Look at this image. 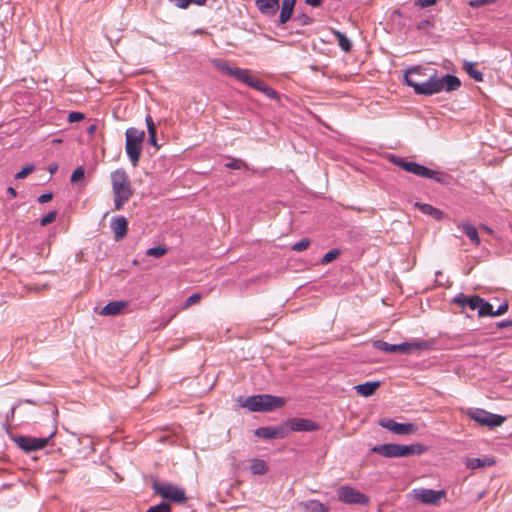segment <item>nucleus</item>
Wrapping results in <instances>:
<instances>
[{"label": "nucleus", "mask_w": 512, "mask_h": 512, "mask_svg": "<svg viewBox=\"0 0 512 512\" xmlns=\"http://www.w3.org/2000/svg\"><path fill=\"white\" fill-rule=\"evenodd\" d=\"M463 412L470 419H472L475 422H477L478 424H480L482 426H486L488 428L499 427L505 421V417L498 415V414H493V413H491L485 409H482V408L470 407V408L463 410Z\"/></svg>", "instance_id": "obj_6"}, {"label": "nucleus", "mask_w": 512, "mask_h": 512, "mask_svg": "<svg viewBox=\"0 0 512 512\" xmlns=\"http://www.w3.org/2000/svg\"><path fill=\"white\" fill-rule=\"evenodd\" d=\"M437 0H417L416 5L420 8H427L436 4Z\"/></svg>", "instance_id": "obj_48"}, {"label": "nucleus", "mask_w": 512, "mask_h": 512, "mask_svg": "<svg viewBox=\"0 0 512 512\" xmlns=\"http://www.w3.org/2000/svg\"><path fill=\"white\" fill-rule=\"evenodd\" d=\"M422 71L423 69L421 67L416 66L408 69L404 75L405 84L413 88L417 95L431 96L443 90L452 92L456 91L461 86L459 78L452 74L438 77L437 74L434 73L424 82L413 79V75H422Z\"/></svg>", "instance_id": "obj_1"}, {"label": "nucleus", "mask_w": 512, "mask_h": 512, "mask_svg": "<svg viewBox=\"0 0 512 512\" xmlns=\"http://www.w3.org/2000/svg\"><path fill=\"white\" fill-rule=\"evenodd\" d=\"M495 464L493 457L484 458H467L465 460V466L468 469L474 470L485 466H492Z\"/></svg>", "instance_id": "obj_22"}, {"label": "nucleus", "mask_w": 512, "mask_h": 512, "mask_svg": "<svg viewBox=\"0 0 512 512\" xmlns=\"http://www.w3.org/2000/svg\"><path fill=\"white\" fill-rule=\"evenodd\" d=\"M34 170L33 165H26L23 167L19 172L15 174V179L20 180L24 179L26 176H28L32 171Z\"/></svg>", "instance_id": "obj_41"}, {"label": "nucleus", "mask_w": 512, "mask_h": 512, "mask_svg": "<svg viewBox=\"0 0 512 512\" xmlns=\"http://www.w3.org/2000/svg\"><path fill=\"white\" fill-rule=\"evenodd\" d=\"M154 492L164 499L181 504L186 501L185 491L176 485L168 482H154L152 485Z\"/></svg>", "instance_id": "obj_7"}, {"label": "nucleus", "mask_w": 512, "mask_h": 512, "mask_svg": "<svg viewBox=\"0 0 512 512\" xmlns=\"http://www.w3.org/2000/svg\"><path fill=\"white\" fill-rule=\"evenodd\" d=\"M7 193L11 198H15L17 196V192L13 187H8Z\"/></svg>", "instance_id": "obj_56"}, {"label": "nucleus", "mask_w": 512, "mask_h": 512, "mask_svg": "<svg viewBox=\"0 0 512 512\" xmlns=\"http://www.w3.org/2000/svg\"><path fill=\"white\" fill-rule=\"evenodd\" d=\"M322 1L323 0H305V3L311 7H319L322 4Z\"/></svg>", "instance_id": "obj_54"}, {"label": "nucleus", "mask_w": 512, "mask_h": 512, "mask_svg": "<svg viewBox=\"0 0 512 512\" xmlns=\"http://www.w3.org/2000/svg\"><path fill=\"white\" fill-rule=\"evenodd\" d=\"M146 512H171V506L168 502L162 501L157 505L151 506Z\"/></svg>", "instance_id": "obj_37"}, {"label": "nucleus", "mask_w": 512, "mask_h": 512, "mask_svg": "<svg viewBox=\"0 0 512 512\" xmlns=\"http://www.w3.org/2000/svg\"><path fill=\"white\" fill-rule=\"evenodd\" d=\"M211 63L216 69L224 72L225 74H227L231 77H234L239 82H242L245 84V82H247V80H248L249 74H248V70H246V69H242V68H238V67H231V66H229V64L226 61L219 60V59H212Z\"/></svg>", "instance_id": "obj_11"}, {"label": "nucleus", "mask_w": 512, "mask_h": 512, "mask_svg": "<svg viewBox=\"0 0 512 512\" xmlns=\"http://www.w3.org/2000/svg\"><path fill=\"white\" fill-rule=\"evenodd\" d=\"M298 506L304 511V512H328L329 507L315 499L302 501L298 504Z\"/></svg>", "instance_id": "obj_21"}, {"label": "nucleus", "mask_w": 512, "mask_h": 512, "mask_svg": "<svg viewBox=\"0 0 512 512\" xmlns=\"http://www.w3.org/2000/svg\"><path fill=\"white\" fill-rule=\"evenodd\" d=\"M127 307L128 302L126 301H111L102 308L100 313L105 316H115L120 314Z\"/></svg>", "instance_id": "obj_20"}, {"label": "nucleus", "mask_w": 512, "mask_h": 512, "mask_svg": "<svg viewBox=\"0 0 512 512\" xmlns=\"http://www.w3.org/2000/svg\"><path fill=\"white\" fill-rule=\"evenodd\" d=\"M380 387L379 381H371V382H365L362 384H358L355 386V389L358 394H360L363 397H369L375 393L377 388Z\"/></svg>", "instance_id": "obj_25"}, {"label": "nucleus", "mask_w": 512, "mask_h": 512, "mask_svg": "<svg viewBox=\"0 0 512 512\" xmlns=\"http://www.w3.org/2000/svg\"><path fill=\"white\" fill-rule=\"evenodd\" d=\"M4 426H5L6 429H8V426H9V415H7V420L4 423Z\"/></svg>", "instance_id": "obj_59"}, {"label": "nucleus", "mask_w": 512, "mask_h": 512, "mask_svg": "<svg viewBox=\"0 0 512 512\" xmlns=\"http://www.w3.org/2000/svg\"><path fill=\"white\" fill-rule=\"evenodd\" d=\"M56 430L50 433L47 437H30V436H18L15 438V442L25 452L36 451L45 447L49 440L54 436Z\"/></svg>", "instance_id": "obj_10"}, {"label": "nucleus", "mask_w": 512, "mask_h": 512, "mask_svg": "<svg viewBox=\"0 0 512 512\" xmlns=\"http://www.w3.org/2000/svg\"><path fill=\"white\" fill-rule=\"evenodd\" d=\"M373 347L386 353L410 354L414 350L425 348L426 343L424 341H420L412 343L403 342L400 344H390L382 340H377L373 343Z\"/></svg>", "instance_id": "obj_8"}, {"label": "nucleus", "mask_w": 512, "mask_h": 512, "mask_svg": "<svg viewBox=\"0 0 512 512\" xmlns=\"http://www.w3.org/2000/svg\"><path fill=\"white\" fill-rule=\"evenodd\" d=\"M241 406L252 412L273 411L282 408L286 401L283 397L259 394L240 400Z\"/></svg>", "instance_id": "obj_4"}, {"label": "nucleus", "mask_w": 512, "mask_h": 512, "mask_svg": "<svg viewBox=\"0 0 512 512\" xmlns=\"http://www.w3.org/2000/svg\"><path fill=\"white\" fill-rule=\"evenodd\" d=\"M17 406H12L11 409H10V416L11 418L14 417V413H15V409H16Z\"/></svg>", "instance_id": "obj_58"}, {"label": "nucleus", "mask_w": 512, "mask_h": 512, "mask_svg": "<svg viewBox=\"0 0 512 512\" xmlns=\"http://www.w3.org/2000/svg\"><path fill=\"white\" fill-rule=\"evenodd\" d=\"M52 198H53V194L51 192H48V193L41 194L38 197V201H39V203L44 204V203H47L50 200H52Z\"/></svg>", "instance_id": "obj_51"}, {"label": "nucleus", "mask_w": 512, "mask_h": 512, "mask_svg": "<svg viewBox=\"0 0 512 512\" xmlns=\"http://www.w3.org/2000/svg\"><path fill=\"white\" fill-rule=\"evenodd\" d=\"M57 169H58V165H57V164H52V165H50V167H49V172H50L51 174H54V173L57 171Z\"/></svg>", "instance_id": "obj_57"}, {"label": "nucleus", "mask_w": 512, "mask_h": 512, "mask_svg": "<svg viewBox=\"0 0 512 512\" xmlns=\"http://www.w3.org/2000/svg\"><path fill=\"white\" fill-rule=\"evenodd\" d=\"M167 252V248L163 246L151 247L146 251V255L154 258H160Z\"/></svg>", "instance_id": "obj_32"}, {"label": "nucleus", "mask_w": 512, "mask_h": 512, "mask_svg": "<svg viewBox=\"0 0 512 512\" xmlns=\"http://www.w3.org/2000/svg\"><path fill=\"white\" fill-rule=\"evenodd\" d=\"M413 493L416 500L431 505L437 504L445 496V492L442 490L436 491L427 488L414 489Z\"/></svg>", "instance_id": "obj_13"}, {"label": "nucleus", "mask_w": 512, "mask_h": 512, "mask_svg": "<svg viewBox=\"0 0 512 512\" xmlns=\"http://www.w3.org/2000/svg\"><path fill=\"white\" fill-rule=\"evenodd\" d=\"M255 5L261 14L272 17L279 9V0H256Z\"/></svg>", "instance_id": "obj_19"}, {"label": "nucleus", "mask_w": 512, "mask_h": 512, "mask_svg": "<svg viewBox=\"0 0 512 512\" xmlns=\"http://www.w3.org/2000/svg\"><path fill=\"white\" fill-rule=\"evenodd\" d=\"M56 217H57V211L56 210L50 211L49 213H47L45 216H43L41 218L40 225L47 226L48 224L54 222Z\"/></svg>", "instance_id": "obj_40"}, {"label": "nucleus", "mask_w": 512, "mask_h": 512, "mask_svg": "<svg viewBox=\"0 0 512 512\" xmlns=\"http://www.w3.org/2000/svg\"><path fill=\"white\" fill-rule=\"evenodd\" d=\"M508 308H509V306L506 302L500 304L498 306V308L496 310H494V316H500V315L505 314L508 311Z\"/></svg>", "instance_id": "obj_49"}, {"label": "nucleus", "mask_w": 512, "mask_h": 512, "mask_svg": "<svg viewBox=\"0 0 512 512\" xmlns=\"http://www.w3.org/2000/svg\"><path fill=\"white\" fill-rule=\"evenodd\" d=\"M84 176L85 169L82 166L77 167L71 174L70 181L74 184H78L84 179Z\"/></svg>", "instance_id": "obj_34"}, {"label": "nucleus", "mask_w": 512, "mask_h": 512, "mask_svg": "<svg viewBox=\"0 0 512 512\" xmlns=\"http://www.w3.org/2000/svg\"><path fill=\"white\" fill-rule=\"evenodd\" d=\"M478 316L479 317H485V316L494 317V309H493L492 304L485 301L484 298H482V303L479 306Z\"/></svg>", "instance_id": "obj_31"}, {"label": "nucleus", "mask_w": 512, "mask_h": 512, "mask_svg": "<svg viewBox=\"0 0 512 512\" xmlns=\"http://www.w3.org/2000/svg\"><path fill=\"white\" fill-rule=\"evenodd\" d=\"M286 427L289 431L296 432H312L319 428V425L312 420L306 418H291L285 422Z\"/></svg>", "instance_id": "obj_14"}, {"label": "nucleus", "mask_w": 512, "mask_h": 512, "mask_svg": "<svg viewBox=\"0 0 512 512\" xmlns=\"http://www.w3.org/2000/svg\"><path fill=\"white\" fill-rule=\"evenodd\" d=\"M467 306L471 310H479V306L482 303V297L478 295H472L468 297V300H466Z\"/></svg>", "instance_id": "obj_36"}, {"label": "nucleus", "mask_w": 512, "mask_h": 512, "mask_svg": "<svg viewBox=\"0 0 512 512\" xmlns=\"http://www.w3.org/2000/svg\"><path fill=\"white\" fill-rule=\"evenodd\" d=\"M496 327L499 329H504L507 327H512V320H502L496 323Z\"/></svg>", "instance_id": "obj_53"}, {"label": "nucleus", "mask_w": 512, "mask_h": 512, "mask_svg": "<svg viewBox=\"0 0 512 512\" xmlns=\"http://www.w3.org/2000/svg\"><path fill=\"white\" fill-rule=\"evenodd\" d=\"M389 161L407 173H411L423 178L432 179L443 185H448L450 183L451 177L447 173L432 170L424 165L413 161H407L406 159L396 155H390Z\"/></svg>", "instance_id": "obj_2"}, {"label": "nucleus", "mask_w": 512, "mask_h": 512, "mask_svg": "<svg viewBox=\"0 0 512 512\" xmlns=\"http://www.w3.org/2000/svg\"><path fill=\"white\" fill-rule=\"evenodd\" d=\"M201 299V295L200 293H193L192 295H190L185 303H184V307L185 308H188L194 304H196L197 302H199V300Z\"/></svg>", "instance_id": "obj_43"}, {"label": "nucleus", "mask_w": 512, "mask_h": 512, "mask_svg": "<svg viewBox=\"0 0 512 512\" xmlns=\"http://www.w3.org/2000/svg\"><path fill=\"white\" fill-rule=\"evenodd\" d=\"M483 228H484L486 231L491 232V229H490V228H488V227H486V226H484Z\"/></svg>", "instance_id": "obj_61"}, {"label": "nucleus", "mask_w": 512, "mask_h": 512, "mask_svg": "<svg viewBox=\"0 0 512 512\" xmlns=\"http://www.w3.org/2000/svg\"><path fill=\"white\" fill-rule=\"evenodd\" d=\"M188 1H189V5L196 4L198 6H202V5H205L207 0H188Z\"/></svg>", "instance_id": "obj_55"}, {"label": "nucleus", "mask_w": 512, "mask_h": 512, "mask_svg": "<svg viewBox=\"0 0 512 512\" xmlns=\"http://www.w3.org/2000/svg\"><path fill=\"white\" fill-rule=\"evenodd\" d=\"M379 425L397 435H408L414 433L417 428L413 423H399L393 419H382Z\"/></svg>", "instance_id": "obj_12"}, {"label": "nucleus", "mask_w": 512, "mask_h": 512, "mask_svg": "<svg viewBox=\"0 0 512 512\" xmlns=\"http://www.w3.org/2000/svg\"><path fill=\"white\" fill-rule=\"evenodd\" d=\"M156 134H157V132H150V133H148V143L150 145L154 146L156 149H159V145L157 143Z\"/></svg>", "instance_id": "obj_50"}, {"label": "nucleus", "mask_w": 512, "mask_h": 512, "mask_svg": "<svg viewBox=\"0 0 512 512\" xmlns=\"http://www.w3.org/2000/svg\"><path fill=\"white\" fill-rule=\"evenodd\" d=\"M94 130H95V126L92 125V126L89 127L88 132L92 133Z\"/></svg>", "instance_id": "obj_60"}, {"label": "nucleus", "mask_w": 512, "mask_h": 512, "mask_svg": "<svg viewBox=\"0 0 512 512\" xmlns=\"http://www.w3.org/2000/svg\"><path fill=\"white\" fill-rule=\"evenodd\" d=\"M249 469L253 475H264L269 467L264 460L256 458L251 461Z\"/></svg>", "instance_id": "obj_28"}, {"label": "nucleus", "mask_w": 512, "mask_h": 512, "mask_svg": "<svg viewBox=\"0 0 512 512\" xmlns=\"http://www.w3.org/2000/svg\"><path fill=\"white\" fill-rule=\"evenodd\" d=\"M145 122H146L148 133H150V132H157L156 126L154 124V121H153V119H152V117L150 115L146 116Z\"/></svg>", "instance_id": "obj_47"}, {"label": "nucleus", "mask_w": 512, "mask_h": 512, "mask_svg": "<svg viewBox=\"0 0 512 512\" xmlns=\"http://www.w3.org/2000/svg\"><path fill=\"white\" fill-rule=\"evenodd\" d=\"M424 451H425V448L421 444H411V445L399 444V457L421 455Z\"/></svg>", "instance_id": "obj_24"}, {"label": "nucleus", "mask_w": 512, "mask_h": 512, "mask_svg": "<svg viewBox=\"0 0 512 512\" xmlns=\"http://www.w3.org/2000/svg\"><path fill=\"white\" fill-rule=\"evenodd\" d=\"M225 167L229 169L240 170L247 168V164L241 159H233L232 161L227 162Z\"/></svg>", "instance_id": "obj_38"}, {"label": "nucleus", "mask_w": 512, "mask_h": 512, "mask_svg": "<svg viewBox=\"0 0 512 512\" xmlns=\"http://www.w3.org/2000/svg\"><path fill=\"white\" fill-rule=\"evenodd\" d=\"M334 36L338 41V45L344 52H349L352 48L351 41L346 37V35L338 30L332 31Z\"/></svg>", "instance_id": "obj_30"}, {"label": "nucleus", "mask_w": 512, "mask_h": 512, "mask_svg": "<svg viewBox=\"0 0 512 512\" xmlns=\"http://www.w3.org/2000/svg\"><path fill=\"white\" fill-rule=\"evenodd\" d=\"M125 149L132 165H138L141 156L142 142L145 138V132L134 127H130L125 132Z\"/></svg>", "instance_id": "obj_5"}, {"label": "nucleus", "mask_w": 512, "mask_h": 512, "mask_svg": "<svg viewBox=\"0 0 512 512\" xmlns=\"http://www.w3.org/2000/svg\"><path fill=\"white\" fill-rule=\"evenodd\" d=\"M110 228L116 241L124 238L128 231V221L124 216H116L110 222Z\"/></svg>", "instance_id": "obj_17"}, {"label": "nucleus", "mask_w": 512, "mask_h": 512, "mask_svg": "<svg viewBox=\"0 0 512 512\" xmlns=\"http://www.w3.org/2000/svg\"><path fill=\"white\" fill-rule=\"evenodd\" d=\"M433 26V22L429 19L421 20L417 23L416 28L418 30H428Z\"/></svg>", "instance_id": "obj_45"}, {"label": "nucleus", "mask_w": 512, "mask_h": 512, "mask_svg": "<svg viewBox=\"0 0 512 512\" xmlns=\"http://www.w3.org/2000/svg\"><path fill=\"white\" fill-rule=\"evenodd\" d=\"M293 22L298 26H307L313 23V18L307 14H299L293 18Z\"/></svg>", "instance_id": "obj_33"}, {"label": "nucleus", "mask_w": 512, "mask_h": 512, "mask_svg": "<svg viewBox=\"0 0 512 512\" xmlns=\"http://www.w3.org/2000/svg\"><path fill=\"white\" fill-rule=\"evenodd\" d=\"M245 84L250 88H253L257 91L262 92L264 95H266L270 99H274V100L279 99V95H278L277 91L274 88L268 86L264 81H262L259 78H255V77H252L249 75L248 80H247V82H245Z\"/></svg>", "instance_id": "obj_16"}, {"label": "nucleus", "mask_w": 512, "mask_h": 512, "mask_svg": "<svg viewBox=\"0 0 512 512\" xmlns=\"http://www.w3.org/2000/svg\"><path fill=\"white\" fill-rule=\"evenodd\" d=\"M338 500L345 504L368 505L369 497L357 489L343 485L337 489Z\"/></svg>", "instance_id": "obj_9"}, {"label": "nucleus", "mask_w": 512, "mask_h": 512, "mask_svg": "<svg viewBox=\"0 0 512 512\" xmlns=\"http://www.w3.org/2000/svg\"><path fill=\"white\" fill-rule=\"evenodd\" d=\"M310 241L308 239H301L300 241L296 242L292 249L297 252H301L309 247Z\"/></svg>", "instance_id": "obj_42"}, {"label": "nucleus", "mask_w": 512, "mask_h": 512, "mask_svg": "<svg viewBox=\"0 0 512 512\" xmlns=\"http://www.w3.org/2000/svg\"><path fill=\"white\" fill-rule=\"evenodd\" d=\"M84 118V114L81 112H70L68 115V121L70 123L79 122Z\"/></svg>", "instance_id": "obj_46"}, {"label": "nucleus", "mask_w": 512, "mask_h": 512, "mask_svg": "<svg viewBox=\"0 0 512 512\" xmlns=\"http://www.w3.org/2000/svg\"><path fill=\"white\" fill-rule=\"evenodd\" d=\"M169 1L179 8H186L189 6L188 0H169Z\"/></svg>", "instance_id": "obj_52"}, {"label": "nucleus", "mask_w": 512, "mask_h": 512, "mask_svg": "<svg viewBox=\"0 0 512 512\" xmlns=\"http://www.w3.org/2000/svg\"><path fill=\"white\" fill-rule=\"evenodd\" d=\"M255 436L263 439H283L288 435L285 423L276 427H259L254 431Z\"/></svg>", "instance_id": "obj_15"}, {"label": "nucleus", "mask_w": 512, "mask_h": 512, "mask_svg": "<svg viewBox=\"0 0 512 512\" xmlns=\"http://www.w3.org/2000/svg\"><path fill=\"white\" fill-rule=\"evenodd\" d=\"M340 255L339 249H331L327 253L324 254V256L321 259V264L325 265L330 262H332L334 259H336Z\"/></svg>", "instance_id": "obj_35"}, {"label": "nucleus", "mask_w": 512, "mask_h": 512, "mask_svg": "<svg viewBox=\"0 0 512 512\" xmlns=\"http://www.w3.org/2000/svg\"><path fill=\"white\" fill-rule=\"evenodd\" d=\"M415 207H417L424 214H427L436 220H441L443 217V212L430 204L416 202Z\"/></svg>", "instance_id": "obj_27"}, {"label": "nucleus", "mask_w": 512, "mask_h": 512, "mask_svg": "<svg viewBox=\"0 0 512 512\" xmlns=\"http://www.w3.org/2000/svg\"><path fill=\"white\" fill-rule=\"evenodd\" d=\"M462 232L470 239L476 246L480 245V237L477 229L468 222H464L458 226Z\"/></svg>", "instance_id": "obj_26"}, {"label": "nucleus", "mask_w": 512, "mask_h": 512, "mask_svg": "<svg viewBox=\"0 0 512 512\" xmlns=\"http://www.w3.org/2000/svg\"><path fill=\"white\" fill-rule=\"evenodd\" d=\"M497 1L498 0H470L468 5L473 9H477L486 5L494 4Z\"/></svg>", "instance_id": "obj_39"}, {"label": "nucleus", "mask_w": 512, "mask_h": 512, "mask_svg": "<svg viewBox=\"0 0 512 512\" xmlns=\"http://www.w3.org/2000/svg\"><path fill=\"white\" fill-rule=\"evenodd\" d=\"M463 69L476 82L483 81V73L475 68V63L469 62V61H464Z\"/></svg>", "instance_id": "obj_29"}, {"label": "nucleus", "mask_w": 512, "mask_h": 512, "mask_svg": "<svg viewBox=\"0 0 512 512\" xmlns=\"http://www.w3.org/2000/svg\"><path fill=\"white\" fill-rule=\"evenodd\" d=\"M468 297L469 296H466L463 293H459L454 297L453 302L461 307H465L467 305L466 300H468Z\"/></svg>", "instance_id": "obj_44"}, {"label": "nucleus", "mask_w": 512, "mask_h": 512, "mask_svg": "<svg viewBox=\"0 0 512 512\" xmlns=\"http://www.w3.org/2000/svg\"><path fill=\"white\" fill-rule=\"evenodd\" d=\"M372 452L377 453L386 458H398L399 457V444L386 443L374 446Z\"/></svg>", "instance_id": "obj_18"}, {"label": "nucleus", "mask_w": 512, "mask_h": 512, "mask_svg": "<svg viewBox=\"0 0 512 512\" xmlns=\"http://www.w3.org/2000/svg\"><path fill=\"white\" fill-rule=\"evenodd\" d=\"M114 209L119 211L133 196L134 189L125 170L117 169L111 173Z\"/></svg>", "instance_id": "obj_3"}, {"label": "nucleus", "mask_w": 512, "mask_h": 512, "mask_svg": "<svg viewBox=\"0 0 512 512\" xmlns=\"http://www.w3.org/2000/svg\"><path fill=\"white\" fill-rule=\"evenodd\" d=\"M297 0H283L279 15V24H285L292 16Z\"/></svg>", "instance_id": "obj_23"}]
</instances>
